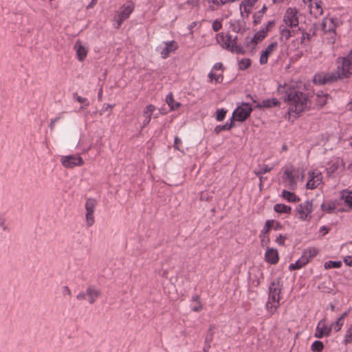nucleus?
<instances>
[{"label": "nucleus", "mask_w": 352, "mask_h": 352, "mask_svg": "<svg viewBox=\"0 0 352 352\" xmlns=\"http://www.w3.org/2000/svg\"><path fill=\"white\" fill-rule=\"evenodd\" d=\"M322 173L320 170L316 168L311 170L307 173L306 188L310 190L316 189L322 183Z\"/></svg>", "instance_id": "nucleus-7"}, {"label": "nucleus", "mask_w": 352, "mask_h": 352, "mask_svg": "<svg viewBox=\"0 0 352 352\" xmlns=\"http://www.w3.org/2000/svg\"><path fill=\"white\" fill-rule=\"evenodd\" d=\"M97 201L95 199L89 198L85 202V223L87 227H91L95 223L94 211Z\"/></svg>", "instance_id": "nucleus-9"}, {"label": "nucleus", "mask_w": 352, "mask_h": 352, "mask_svg": "<svg viewBox=\"0 0 352 352\" xmlns=\"http://www.w3.org/2000/svg\"><path fill=\"white\" fill-rule=\"evenodd\" d=\"M203 309L202 305L198 302V304L192 307V311L195 312H199L201 311Z\"/></svg>", "instance_id": "nucleus-59"}, {"label": "nucleus", "mask_w": 352, "mask_h": 352, "mask_svg": "<svg viewBox=\"0 0 352 352\" xmlns=\"http://www.w3.org/2000/svg\"><path fill=\"white\" fill-rule=\"evenodd\" d=\"M179 46L175 41H164L157 46L156 50L164 59L167 58L171 53L175 52Z\"/></svg>", "instance_id": "nucleus-11"}, {"label": "nucleus", "mask_w": 352, "mask_h": 352, "mask_svg": "<svg viewBox=\"0 0 352 352\" xmlns=\"http://www.w3.org/2000/svg\"><path fill=\"white\" fill-rule=\"evenodd\" d=\"M340 65L338 66V70L340 71V74L343 77H347L349 74L352 73V50L345 58H343L338 62Z\"/></svg>", "instance_id": "nucleus-14"}, {"label": "nucleus", "mask_w": 352, "mask_h": 352, "mask_svg": "<svg viewBox=\"0 0 352 352\" xmlns=\"http://www.w3.org/2000/svg\"><path fill=\"white\" fill-rule=\"evenodd\" d=\"M340 201L344 203V206L338 209L340 212H349L352 210V191L343 190L340 194Z\"/></svg>", "instance_id": "nucleus-17"}, {"label": "nucleus", "mask_w": 352, "mask_h": 352, "mask_svg": "<svg viewBox=\"0 0 352 352\" xmlns=\"http://www.w3.org/2000/svg\"><path fill=\"white\" fill-rule=\"evenodd\" d=\"M280 285L279 280L274 279L270 285L268 296H273L280 299Z\"/></svg>", "instance_id": "nucleus-26"}, {"label": "nucleus", "mask_w": 352, "mask_h": 352, "mask_svg": "<svg viewBox=\"0 0 352 352\" xmlns=\"http://www.w3.org/2000/svg\"><path fill=\"white\" fill-rule=\"evenodd\" d=\"M252 7L247 6L243 3H241L240 4V12L243 19L248 18L250 14L252 12Z\"/></svg>", "instance_id": "nucleus-38"}, {"label": "nucleus", "mask_w": 352, "mask_h": 352, "mask_svg": "<svg viewBox=\"0 0 352 352\" xmlns=\"http://www.w3.org/2000/svg\"><path fill=\"white\" fill-rule=\"evenodd\" d=\"M318 253V249L316 248H309L306 249L300 258L295 263H292L289 265L290 270H298L305 266L306 264H307L309 261L316 257Z\"/></svg>", "instance_id": "nucleus-5"}, {"label": "nucleus", "mask_w": 352, "mask_h": 352, "mask_svg": "<svg viewBox=\"0 0 352 352\" xmlns=\"http://www.w3.org/2000/svg\"><path fill=\"white\" fill-rule=\"evenodd\" d=\"M345 164L343 160L336 157L332 159L329 163V166L327 168L328 175H332L336 173H339L344 169Z\"/></svg>", "instance_id": "nucleus-18"}, {"label": "nucleus", "mask_w": 352, "mask_h": 352, "mask_svg": "<svg viewBox=\"0 0 352 352\" xmlns=\"http://www.w3.org/2000/svg\"><path fill=\"white\" fill-rule=\"evenodd\" d=\"M268 31V28H262L261 30H259L254 34V37L252 38L251 42L253 44H257L259 42L262 41L267 36V33Z\"/></svg>", "instance_id": "nucleus-31"}, {"label": "nucleus", "mask_w": 352, "mask_h": 352, "mask_svg": "<svg viewBox=\"0 0 352 352\" xmlns=\"http://www.w3.org/2000/svg\"><path fill=\"white\" fill-rule=\"evenodd\" d=\"M348 316V312L345 311L344 312L339 318H342L344 321V318Z\"/></svg>", "instance_id": "nucleus-62"}, {"label": "nucleus", "mask_w": 352, "mask_h": 352, "mask_svg": "<svg viewBox=\"0 0 352 352\" xmlns=\"http://www.w3.org/2000/svg\"><path fill=\"white\" fill-rule=\"evenodd\" d=\"M166 102L173 111L177 110L181 107V104L179 102L175 101L173 94L172 93H169L166 96Z\"/></svg>", "instance_id": "nucleus-32"}, {"label": "nucleus", "mask_w": 352, "mask_h": 352, "mask_svg": "<svg viewBox=\"0 0 352 352\" xmlns=\"http://www.w3.org/2000/svg\"><path fill=\"white\" fill-rule=\"evenodd\" d=\"M285 236H283V234H279L276 239V242L280 245H283L285 244Z\"/></svg>", "instance_id": "nucleus-52"}, {"label": "nucleus", "mask_w": 352, "mask_h": 352, "mask_svg": "<svg viewBox=\"0 0 352 352\" xmlns=\"http://www.w3.org/2000/svg\"><path fill=\"white\" fill-rule=\"evenodd\" d=\"M337 207L334 202L331 201H324L321 204V209L323 212L327 213H332L336 210Z\"/></svg>", "instance_id": "nucleus-33"}, {"label": "nucleus", "mask_w": 352, "mask_h": 352, "mask_svg": "<svg viewBox=\"0 0 352 352\" xmlns=\"http://www.w3.org/2000/svg\"><path fill=\"white\" fill-rule=\"evenodd\" d=\"M252 111V108L248 103H243L234 111L232 120L243 122L250 116Z\"/></svg>", "instance_id": "nucleus-10"}, {"label": "nucleus", "mask_w": 352, "mask_h": 352, "mask_svg": "<svg viewBox=\"0 0 352 352\" xmlns=\"http://www.w3.org/2000/svg\"><path fill=\"white\" fill-rule=\"evenodd\" d=\"M271 170H272V168L269 167L268 165H267V164H261V165H259L258 166V168H256L254 170V173L257 176L260 177V179L261 180L262 179L261 175L263 174H265V173H267L270 172Z\"/></svg>", "instance_id": "nucleus-37"}, {"label": "nucleus", "mask_w": 352, "mask_h": 352, "mask_svg": "<svg viewBox=\"0 0 352 352\" xmlns=\"http://www.w3.org/2000/svg\"><path fill=\"white\" fill-rule=\"evenodd\" d=\"M232 127H233V120H232L230 124L226 123V124L223 125L222 126H219L216 128V131L217 132H219L221 130H230Z\"/></svg>", "instance_id": "nucleus-50"}, {"label": "nucleus", "mask_w": 352, "mask_h": 352, "mask_svg": "<svg viewBox=\"0 0 352 352\" xmlns=\"http://www.w3.org/2000/svg\"><path fill=\"white\" fill-rule=\"evenodd\" d=\"M260 239H261V243L263 247H267L268 246L270 243V237L268 235V233H262V231H261L260 234Z\"/></svg>", "instance_id": "nucleus-44"}, {"label": "nucleus", "mask_w": 352, "mask_h": 352, "mask_svg": "<svg viewBox=\"0 0 352 352\" xmlns=\"http://www.w3.org/2000/svg\"><path fill=\"white\" fill-rule=\"evenodd\" d=\"M263 11H258L257 12H256L254 16H253V18H254V25H257L258 23H260L261 21V18L263 17Z\"/></svg>", "instance_id": "nucleus-48"}, {"label": "nucleus", "mask_w": 352, "mask_h": 352, "mask_svg": "<svg viewBox=\"0 0 352 352\" xmlns=\"http://www.w3.org/2000/svg\"><path fill=\"white\" fill-rule=\"evenodd\" d=\"M298 176V174L294 171L293 168H287L283 175V181L285 186L291 189H294L296 187Z\"/></svg>", "instance_id": "nucleus-15"}, {"label": "nucleus", "mask_w": 352, "mask_h": 352, "mask_svg": "<svg viewBox=\"0 0 352 352\" xmlns=\"http://www.w3.org/2000/svg\"><path fill=\"white\" fill-rule=\"evenodd\" d=\"M278 47L277 42L270 43L266 49L262 52L260 56L259 62L261 65L266 64L269 56H270Z\"/></svg>", "instance_id": "nucleus-20"}, {"label": "nucleus", "mask_w": 352, "mask_h": 352, "mask_svg": "<svg viewBox=\"0 0 352 352\" xmlns=\"http://www.w3.org/2000/svg\"><path fill=\"white\" fill-rule=\"evenodd\" d=\"M323 349V343L318 340L314 341L311 346V349L313 352H321Z\"/></svg>", "instance_id": "nucleus-43"}, {"label": "nucleus", "mask_w": 352, "mask_h": 352, "mask_svg": "<svg viewBox=\"0 0 352 352\" xmlns=\"http://www.w3.org/2000/svg\"><path fill=\"white\" fill-rule=\"evenodd\" d=\"M155 110V107L153 104H148L144 108L142 113L144 118L142 121V127H145L149 124L151 120V116Z\"/></svg>", "instance_id": "nucleus-27"}, {"label": "nucleus", "mask_w": 352, "mask_h": 352, "mask_svg": "<svg viewBox=\"0 0 352 352\" xmlns=\"http://www.w3.org/2000/svg\"><path fill=\"white\" fill-rule=\"evenodd\" d=\"M98 2V0H91V3L88 6V8H91L94 6L95 4H96Z\"/></svg>", "instance_id": "nucleus-61"}, {"label": "nucleus", "mask_w": 352, "mask_h": 352, "mask_svg": "<svg viewBox=\"0 0 352 352\" xmlns=\"http://www.w3.org/2000/svg\"><path fill=\"white\" fill-rule=\"evenodd\" d=\"M339 19L333 16H327L323 19L322 22V30L325 32H329L331 38L334 39L336 28L340 25Z\"/></svg>", "instance_id": "nucleus-12"}, {"label": "nucleus", "mask_w": 352, "mask_h": 352, "mask_svg": "<svg viewBox=\"0 0 352 352\" xmlns=\"http://www.w3.org/2000/svg\"><path fill=\"white\" fill-rule=\"evenodd\" d=\"M182 145V140L179 137L176 136L175 138V141H174V148L176 150H178V151H183L182 150V148H181Z\"/></svg>", "instance_id": "nucleus-49"}, {"label": "nucleus", "mask_w": 352, "mask_h": 352, "mask_svg": "<svg viewBox=\"0 0 352 352\" xmlns=\"http://www.w3.org/2000/svg\"><path fill=\"white\" fill-rule=\"evenodd\" d=\"M226 113H227V111L223 109H218L217 111V116H216L217 120L222 121L225 118Z\"/></svg>", "instance_id": "nucleus-47"}, {"label": "nucleus", "mask_w": 352, "mask_h": 352, "mask_svg": "<svg viewBox=\"0 0 352 352\" xmlns=\"http://www.w3.org/2000/svg\"><path fill=\"white\" fill-rule=\"evenodd\" d=\"M251 65V60L249 58H243L239 62V68L241 70L248 69Z\"/></svg>", "instance_id": "nucleus-45"}, {"label": "nucleus", "mask_w": 352, "mask_h": 352, "mask_svg": "<svg viewBox=\"0 0 352 352\" xmlns=\"http://www.w3.org/2000/svg\"><path fill=\"white\" fill-rule=\"evenodd\" d=\"M265 259L270 264H276L279 261L278 251L276 249L267 248L265 253Z\"/></svg>", "instance_id": "nucleus-25"}, {"label": "nucleus", "mask_w": 352, "mask_h": 352, "mask_svg": "<svg viewBox=\"0 0 352 352\" xmlns=\"http://www.w3.org/2000/svg\"><path fill=\"white\" fill-rule=\"evenodd\" d=\"M100 295V290L97 289L95 286L91 285L87 288V300L89 304L92 305L95 303Z\"/></svg>", "instance_id": "nucleus-22"}, {"label": "nucleus", "mask_w": 352, "mask_h": 352, "mask_svg": "<svg viewBox=\"0 0 352 352\" xmlns=\"http://www.w3.org/2000/svg\"><path fill=\"white\" fill-rule=\"evenodd\" d=\"M300 14L296 8L289 7L285 10L283 24L279 27L280 38L287 41L300 31Z\"/></svg>", "instance_id": "nucleus-2"}, {"label": "nucleus", "mask_w": 352, "mask_h": 352, "mask_svg": "<svg viewBox=\"0 0 352 352\" xmlns=\"http://www.w3.org/2000/svg\"><path fill=\"white\" fill-rule=\"evenodd\" d=\"M74 50L78 60L83 61L87 57L88 49L84 46L80 40L76 41L74 45Z\"/></svg>", "instance_id": "nucleus-24"}, {"label": "nucleus", "mask_w": 352, "mask_h": 352, "mask_svg": "<svg viewBox=\"0 0 352 352\" xmlns=\"http://www.w3.org/2000/svg\"><path fill=\"white\" fill-rule=\"evenodd\" d=\"M331 331V328L326 324L325 319L319 321L317 324L314 336L317 338L328 337Z\"/></svg>", "instance_id": "nucleus-19"}, {"label": "nucleus", "mask_w": 352, "mask_h": 352, "mask_svg": "<svg viewBox=\"0 0 352 352\" xmlns=\"http://www.w3.org/2000/svg\"><path fill=\"white\" fill-rule=\"evenodd\" d=\"M285 101L288 102V119H295L310 107L307 95L296 89H287Z\"/></svg>", "instance_id": "nucleus-1"}, {"label": "nucleus", "mask_w": 352, "mask_h": 352, "mask_svg": "<svg viewBox=\"0 0 352 352\" xmlns=\"http://www.w3.org/2000/svg\"><path fill=\"white\" fill-rule=\"evenodd\" d=\"M292 38H296L293 42L296 43L298 45H307L310 41V34L306 32L303 28H300V31L293 36Z\"/></svg>", "instance_id": "nucleus-21"}, {"label": "nucleus", "mask_w": 352, "mask_h": 352, "mask_svg": "<svg viewBox=\"0 0 352 352\" xmlns=\"http://www.w3.org/2000/svg\"><path fill=\"white\" fill-rule=\"evenodd\" d=\"M223 27L222 25V20L220 19H216L212 22V29L214 32L219 31Z\"/></svg>", "instance_id": "nucleus-46"}, {"label": "nucleus", "mask_w": 352, "mask_h": 352, "mask_svg": "<svg viewBox=\"0 0 352 352\" xmlns=\"http://www.w3.org/2000/svg\"><path fill=\"white\" fill-rule=\"evenodd\" d=\"M282 197L289 202H297L299 198L294 193L286 190H283Z\"/></svg>", "instance_id": "nucleus-36"}, {"label": "nucleus", "mask_w": 352, "mask_h": 352, "mask_svg": "<svg viewBox=\"0 0 352 352\" xmlns=\"http://www.w3.org/2000/svg\"><path fill=\"white\" fill-rule=\"evenodd\" d=\"M6 223V217H4L3 214H0V227L2 228L3 230H7V226Z\"/></svg>", "instance_id": "nucleus-51"}, {"label": "nucleus", "mask_w": 352, "mask_h": 352, "mask_svg": "<svg viewBox=\"0 0 352 352\" xmlns=\"http://www.w3.org/2000/svg\"><path fill=\"white\" fill-rule=\"evenodd\" d=\"M257 1L258 0H243L241 3L253 8Z\"/></svg>", "instance_id": "nucleus-55"}, {"label": "nucleus", "mask_w": 352, "mask_h": 352, "mask_svg": "<svg viewBox=\"0 0 352 352\" xmlns=\"http://www.w3.org/2000/svg\"><path fill=\"white\" fill-rule=\"evenodd\" d=\"M61 292L64 296H72V292L67 286H63L61 289Z\"/></svg>", "instance_id": "nucleus-53"}, {"label": "nucleus", "mask_w": 352, "mask_h": 352, "mask_svg": "<svg viewBox=\"0 0 352 352\" xmlns=\"http://www.w3.org/2000/svg\"><path fill=\"white\" fill-rule=\"evenodd\" d=\"M217 43L221 47L231 52H239V47L236 46L235 39H232L230 34L223 32L218 33L215 36Z\"/></svg>", "instance_id": "nucleus-6"}, {"label": "nucleus", "mask_w": 352, "mask_h": 352, "mask_svg": "<svg viewBox=\"0 0 352 352\" xmlns=\"http://www.w3.org/2000/svg\"><path fill=\"white\" fill-rule=\"evenodd\" d=\"M295 212L298 219L309 222L312 218L313 201H306L298 204Z\"/></svg>", "instance_id": "nucleus-4"}, {"label": "nucleus", "mask_w": 352, "mask_h": 352, "mask_svg": "<svg viewBox=\"0 0 352 352\" xmlns=\"http://www.w3.org/2000/svg\"><path fill=\"white\" fill-rule=\"evenodd\" d=\"M223 64L221 63H216L208 76L210 79V82H214V83L222 82L223 80Z\"/></svg>", "instance_id": "nucleus-16"}, {"label": "nucleus", "mask_w": 352, "mask_h": 352, "mask_svg": "<svg viewBox=\"0 0 352 352\" xmlns=\"http://www.w3.org/2000/svg\"><path fill=\"white\" fill-rule=\"evenodd\" d=\"M342 78L340 71L337 73L320 72L316 74L314 77V82L316 84L324 85L336 81L338 78Z\"/></svg>", "instance_id": "nucleus-13"}, {"label": "nucleus", "mask_w": 352, "mask_h": 352, "mask_svg": "<svg viewBox=\"0 0 352 352\" xmlns=\"http://www.w3.org/2000/svg\"><path fill=\"white\" fill-rule=\"evenodd\" d=\"M232 30L236 32H243L245 30V22L237 21L232 25Z\"/></svg>", "instance_id": "nucleus-42"}, {"label": "nucleus", "mask_w": 352, "mask_h": 352, "mask_svg": "<svg viewBox=\"0 0 352 352\" xmlns=\"http://www.w3.org/2000/svg\"><path fill=\"white\" fill-rule=\"evenodd\" d=\"M344 263L350 267H352V256H346L344 258Z\"/></svg>", "instance_id": "nucleus-58"}, {"label": "nucleus", "mask_w": 352, "mask_h": 352, "mask_svg": "<svg viewBox=\"0 0 352 352\" xmlns=\"http://www.w3.org/2000/svg\"><path fill=\"white\" fill-rule=\"evenodd\" d=\"M282 228V226L280 222L271 219L266 221L265 226L263 228L262 233H269V232L274 229L275 230H279Z\"/></svg>", "instance_id": "nucleus-29"}, {"label": "nucleus", "mask_w": 352, "mask_h": 352, "mask_svg": "<svg viewBox=\"0 0 352 352\" xmlns=\"http://www.w3.org/2000/svg\"><path fill=\"white\" fill-rule=\"evenodd\" d=\"M330 97L327 94L320 91L316 93L314 100L318 107H322L327 103Z\"/></svg>", "instance_id": "nucleus-30"}, {"label": "nucleus", "mask_w": 352, "mask_h": 352, "mask_svg": "<svg viewBox=\"0 0 352 352\" xmlns=\"http://www.w3.org/2000/svg\"><path fill=\"white\" fill-rule=\"evenodd\" d=\"M343 343L345 345H347L349 344H352V324L349 325L346 330L344 336Z\"/></svg>", "instance_id": "nucleus-39"}, {"label": "nucleus", "mask_w": 352, "mask_h": 352, "mask_svg": "<svg viewBox=\"0 0 352 352\" xmlns=\"http://www.w3.org/2000/svg\"><path fill=\"white\" fill-rule=\"evenodd\" d=\"M278 104H279L278 100L276 98H272V99H267V100H263L261 103L258 104L256 105V107L258 108H262V107L269 108V107L277 106Z\"/></svg>", "instance_id": "nucleus-34"}, {"label": "nucleus", "mask_w": 352, "mask_h": 352, "mask_svg": "<svg viewBox=\"0 0 352 352\" xmlns=\"http://www.w3.org/2000/svg\"><path fill=\"white\" fill-rule=\"evenodd\" d=\"M347 170L352 173V162L348 165Z\"/></svg>", "instance_id": "nucleus-64"}, {"label": "nucleus", "mask_w": 352, "mask_h": 352, "mask_svg": "<svg viewBox=\"0 0 352 352\" xmlns=\"http://www.w3.org/2000/svg\"><path fill=\"white\" fill-rule=\"evenodd\" d=\"M274 210H275V212L278 213L284 214H290L292 211V208L290 206L282 204H275L274 206Z\"/></svg>", "instance_id": "nucleus-35"}, {"label": "nucleus", "mask_w": 352, "mask_h": 352, "mask_svg": "<svg viewBox=\"0 0 352 352\" xmlns=\"http://www.w3.org/2000/svg\"><path fill=\"white\" fill-rule=\"evenodd\" d=\"M135 9V3L131 1H127L124 3L116 12L113 16V27L119 29L122 23L129 19Z\"/></svg>", "instance_id": "nucleus-3"}, {"label": "nucleus", "mask_w": 352, "mask_h": 352, "mask_svg": "<svg viewBox=\"0 0 352 352\" xmlns=\"http://www.w3.org/2000/svg\"><path fill=\"white\" fill-rule=\"evenodd\" d=\"M307 6L309 9L310 13L316 17L322 15L323 13L322 3L320 1L316 0L314 2L312 1L311 4H309Z\"/></svg>", "instance_id": "nucleus-28"}, {"label": "nucleus", "mask_w": 352, "mask_h": 352, "mask_svg": "<svg viewBox=\"0 0 352 352\" xmlns=\"http://www.w3.org/2000/svg\"><path fill=\"white\" fill-rule=\"evenodd\" d=\"M257 273L259 274V278L256 280V286H258L261 284V283L263 280V272L260 270H256Z\"/></svg>", "instance_id": "nucleus-57"}, {"label": "nucleus", "mask_w": 352, "mask_h": 352, "mask_svg": "<svg viewBox=\"0 0 352 352\" xmlns=\"http://www.w3.org/2000/svg\"><path fill=\"white\" fill-rule=\"evenodd\" d=\"M342 261H329L324 263V267L326 270L331 269V268H340L342 266Z\"/></svg>", "instance_id": "nucleus-41"}, {"label": "nucleus", "mask_w": 352, "mask_h": 352, "mask_svg": "<svg viewBox=\"0 0 352 352\" xmlns=\"http://www.w3.org/2000/svg\"><path fill=\"white\" fill-rule=\"evenodd\" d=\"M279 298H274L273 296H268L267 301L265 305V308L270 315H273L276 312L277 309L280 306Z\"/></svg>", "instance_id": "nucleus-23"}, {"label": "nucleus", "mask_w": 352, "mask_h": 352, "mask_svg": "<svg viewBox=\"0 0 352 352\" xmlns=\"http://www.w3.org/2000/svg\"><path fill=\"white\" fill-rule=\"evenodd\" d=\"M274 25L273 21H269L265 28H268L269 30Z\"/></svg>", "instance_id": "nucleus-60"}, {"label": "nucleus", "mask_w": 352, "mask_h": 352, "mask_svg": "<svg viewBox=\"0 0 352 352\" xmlns=\"http://www.w3.org/2000/svg\"><path fill=\"white\" fill-rule=\"evenodd\" d=\"M344 321L342 318H338L337 320L330 325L331 330H334L336 332H338L341 330L343 327Z\"/></svg>", "instance_id": "nucleus-40"}, {"label": "nucleus", "mask_w": 352, "mask_h": 352, "mask_svg": "<svg viewBox=\"0 0 352 352\" xmlns=\"http://www.w3.org/2000/svg\"><path fill=\"white\" fill-rule=\"evenodd\" d=\"M76 298H77L78 300H87V289L85 290V292H80V293L76 296Z\"/></svg>", "instance_id": "nucleus-54"}, {"label": "nucleus", "mask_w": 352, "mask_h": 352, "mask_svg": "<svg viewBox=\"0 0 352 352\" xmlns=\"http://www.w3.org/2000/svg\"><path fill=\"white\" fill-rule=\"evenodd\" d=\"M60 162L66 168H73L84 164L83 159L78 154L62 155L60 157Z\"/></svg>", "instance_id": "nucleus-8"}, {"label": "nucleus", "mask_w": 352, "mask_h": 352, "mask_svg": "<svg viewBox=\"0 0 352 352\" xmlns=\"http://www.w3.org/2000/svg\"><path fill=\"white\" fill-rule=\"evenodd\" d=\"M62 117L60 116V114H59L57 117L52 119L55 123L57 122Z\"/></svg>", "instance_id": "nucleus-63"}, {"label": "nucleus", "mask_w": 352, "mask_h": 352, "mask_svg": "<svg viewBox=\"0 0 352 352\" xmlns=\"http://www.w3.org/2000/svg\"><path fill=\"white\" fill-rule=\"evenodd\" d=\"M76 100L80 103H86L85 106L87 107L89 105V102H87V99L86 98L77 96Z\"/></svg>", "instance_id": "nucleus-56"}]
</instances>
